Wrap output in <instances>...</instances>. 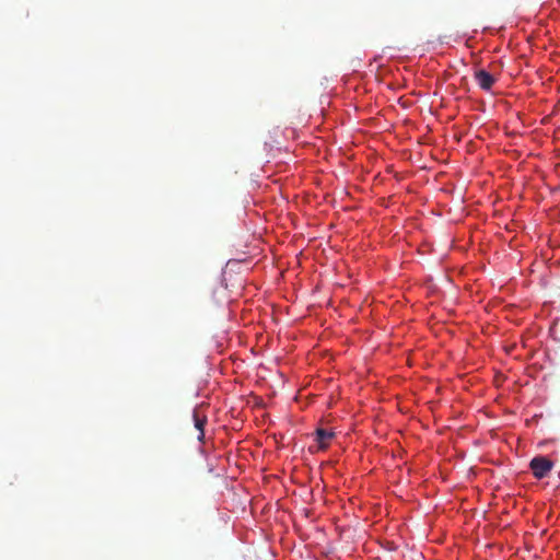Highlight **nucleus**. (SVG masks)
Returning a JSON list of instances; mask_svg holds the SVG:
<instances>
[{
  "instance_id": "1",
  "label": "nucleus",
  "mask_w": 560,
  "mask_h": 560,
  "mask_svg": "<svg viewBox=\"0 0 560 560\" xmlns=\"http://www.w3.org/2000/svg\"><path fill=\"white\" fill-rule=\"evenodd\" d=\"M553 463L545 456H536L529 463V468L537 479H542L552 469Z\"/></svg>"
},
{
  "instance_id": "2",
  "label": "nucleus",
  "mask_w": 560,
  "mask_h": 560,
  "mask_svg": "<svg viewBox=\"0 0 560 560\" xmlns=\"http://www.w3.org/2000/svg\"><path fill=\"white\" fill-rule=\"evenodd\" d=\"M475 80L485 91H489L495 82L494 77L483 69L476 71Z\"/></svg>"
},
{
  "instance_id": "3",
  "label": "nucleus",
  "mask_w": 560,
  "mask_h": 560,
  "mask_svg": "<svg viewBox=\"0 0 560 560\" xmlns=\"http://www.w3.org/2000/svg\"><path fill=\"white\" fill-rule=\"evenodd\" d=\"M192 419H194L195 428L199 432L197 439H198V441L202 442L205 439V424L207 423V417L201 415L198 409H195L192 412Z\"/></svg>"
},
{
  "instance_id": "4",
  "label": "nucleus",
  "mask_w": 560,
  "mask_h": 560,
  "mask_svg": "<svg viewBox=\"0 0 560 560\" xmlns=\"http://www.w3.org/2000/svg\"><path fill=\"white\" fill-rule=\"evenodd\" d=\"M315 434V441L318 443L319 448H325L335 435L332 431L326 429H317Z\"/></svg>"
}]
</instances>
